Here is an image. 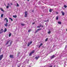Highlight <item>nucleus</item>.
<instances>
[{"label":"nucleus","instance_id":"36","mask_svg":"<svg viewBox=\"0 0 67 67\" xmlns=\"http://www.w3.org/2000/svg\"><path fill=\"white\" fill-rule=\"evenodd\" d=\"M12 42H13V41H11L10 42V44H11V43H12Z\"/></svg>","mask_w":67,"mask_h":67},{"label":"nucleus","instance_id":"48","mask_svg":"<svg viewBox=\"0 0 67 67\" xmlns=\"http://www.w3.org/2000/svg\"><path fill=\"white\" fill-rule=\"evenodd\" d=\"M5 6H6V4H5Z\"/></svg>","mask_w":67,"mask_h":67},{"label":"nucleus","instance_id":"49","mask_svg":"<svg viewBox=\"0 0 67 67\" xmlns=\"http://www.w3.org/2000/svg\"><path fill=\"white\" fill-rule=\"evenodd\" d=\"M2 48H1V49Z\"/></svg>","mask_w":67,"mask_h":67},{"label":"nucleus","instance_id":"17","mask_svg":"<svg viewBox=\"0 0 67 67\" xmlns=\"http://www.w3.org/2000/svg\"><path fill=\"white\" fill-rule=\"evenodd\" d=\"M4 25L5 26H8V23H6Z\"/></svg>","mask_w":67,"mask_h":67},{"label":"nucleus","instance_id":"47","mask_svg":"<svg viewBox=\"0 0 67 67\" xmlns=\"http://www.w3.org/2000/svg\"><path fill=\"white\" fill-rule=\"evenodd\" d=\"M18 67H20V66H18Z\"/></svg>","mask_w":67,"mask_h":67},{"label":"nucleus","instance_id":"8","mask_svg":"<svg viewBox=\"0 0 67 67\" xmlns=\"http://www.w3.org/2000/svg\"><path fill=\"white\" fill-rule=\"evenodd\" d=\"M65 60H63V62H64V64H65L66 65V61H65Z\"/></svg>","mask_w":67,"mask_h":67},{"label":"nucleus","instance_id":"26","mask_svg":"<svg viewBox=\"0 0 67 67\" xmlns=\"http://www.w3.org/2000/svg\"><path fill=\"white\" fill-rule=\"evenodd\" d=\"M41 29H38L37 30L38 31H40V30H41Z\"/></svg>","mask_w":67,"mask_h":67},{"label":"nucleus","instance_id":"38","mask_svg":"<svg viewBox=\"0 0 67 67\" xmlns=\"http://www.w3.org/2000/svg\"><path fill=\"white\" fill-rule=\"evenodd\" d=\"M53 67V66L52 65H51V66H50L49 67Z\"/></svg>","mask_w":67,"mask_h":67},{"label":"nucleus","instance_id":"22","mask_svg":"<svg viewBox=\"0 0 67 67\" xmlns=\"http://www.w3.org/2000/svg\"><path fill=\"white\" fill-rule=\"evenodd\" d=\"M58 16H57L56 17V20H58Z\"/></svg>","mask_w":67,"mask_h":67},{"label":"nucleus","instance_id":"23","mask_svg":"<svg viewBox=\"0 0 67 67\" xmlns=\"http://www.w3.org/2000/svg\"><path fill=\"white\" fill-rule=\"evenodd\" d=\"M58 23L59 24H61V23L60 22H58Z\"/></svg>","mask_w":67,"mask_h":67},{"label":"nucleus","instance_id":"6","mask_svg":"<svg viewBox=\"0 0 67 67\" xmlns=\"http://www.w3.org/2000/svg\"><path fill=\"white\" fill-rule=\"evenodd\" d=\"M54 57H55V55H54L52 56L51 58V59H53V58H54Z\"/></svg>","mask_w":67,"mask_h":67},{"label":"nucleus","instance_id":"33","mask_svg":"<svg viewBox=\"0 0 67 67\" xmlns=\"http://www.w3.org/2000/svg\"><path fill=\"white\" fill-rule=\"evenodd\" d=\"M48 40V38H47L45 40V41H47Z\"/></svg>","mask_w":67,"mask_h":67},{"label":"nucleus","instance_id":"18","mask_svg":"<svg viewBox=\"0 0 67 67\" xmlns=\"http://www.w3.org/2000/svg\"><path fill=\"white\" fill-rule=\"evenodd\" d=\"M11 36V33H10L9 34V37H10V36Z\"/></svg>","mask_w":67,"mask_h":67},{"label":"nucleus","instance_id":"1","mask_svg":"<svg viewBox=\"0 0 67 67\" xmlns=\"http://www.w3.org/2000/svg\"><path fill=\"white\" fill-rule=\"evenodd\" d=\"M25 17H26L27 16V12L26 11L25 12Z\"/></svg>","mask_w":67,"mask_h":67},{"label":"nucleus","instance_id":"45","mask_svg":"<svg viewBox=\"0 0 67 67\" xmlns=\"http://www.w3.org/2000/svg\"><path fill=\"white\" fill-rule=\"evenodd\" d=\"M1 52V50H0V53Z\"/></svg>","mask_w":67,"mask_h":67},{"label":"nucleus","instance_id":"42","mask_svg":"<svg viewBox=\"0 0 67 67\" xmlns=\"http://www.w3.org/2000/svg\"><path fill=\"white\" fill-rule=\"evenodd\" d=\"M56 13H57V14H58V13L57 12Z\"/></svg>","mask_w":67,"mask_h":67},{"label":"nucleus","instance_id":"7","mask_svg":"<svg viewBox=\"0 0 67 67\" xmlns=\"http://www.w3.org/2000/svg\"><path fill=\"white\" fill-rule=\"evenodd\" d=\"M10 58H13V56L12 55H10Z\"/></svg>","mask_w":67,"mask_h":67},{"label":"nucleus","instance_id":"4","mask_svg":"<svg viewBox=\"0 0 67 67\" xmlns=\"http://www.w3.org/2000/svg\"><path fill=\"white\" fill-rule=\"evenodd\" d=\"M66 56H67V55L64 54L62 55V56H61V57H66Z\"/></svg>","mask_w":67,"mask_h":67},{"label":"nucleus","instance_id":"28","mask_svg":"<svg viewBox=\"0 0 67 67\" xmlns=\"http://www.w3.org/2000/svg\"><path fill=\"white\" fill-rule=\"evenodd\" d=\"M3 14H2L1 15V17L2 18V17H3Z\"/></svg>","mask_w":67,"mask_h":67},{"label":"nucleus","instance_id":"10","mask_svg":"<svg viewBox=\"0 0 67 67\" xmlns=\"http://www.w3.org/2000/svg\"><path fill=\"white\" fill-rule=\"evenodd\" d=\"M6 20L7 22H8V19H7V18H5V21Z\"/></svg>","mask_w":67,"mask_h":67},{"label":"nucleus","instance_id":"21","mask_svg":"<svg viewBox=\"0 0 67 67\" xmlns=\"http://www.w3.org/2000/svg\"><path fill=\"white\" fill-rule=\"evenodd\" d=\"M16 4H17L16 7H19V4L18 3H17Z\"/></svg>","mask_w":67,"mask_h":67},{"label":"nucleus","instance_id":"31","mask_svg":"<svg viewBox=\"0 0 67 67\" xmlns=\"http://www.w3.org/2000/svg\"><path fill=\"white\" fill-rule=\"evenodd\" d=\"M37 32H38V30H36V31L35 32V33H37Z\"/></svg>","mask_w":67,"mask_h":67},{"label":"nucleus","instance_id":"27","mask_svg":"<svg viewBox=\"0 0 67 67\" xmlns=\"http://www.w3.org/2000/svg\"><path fill=\"white\" fill-rule=\"evenodd\" d=\"M0 9L2 11H3V9H2V8H1Z\"/></svg>","mask_w":67,"mask_h":67},{"label":"nucleus","instance_id":"32","mask_svg":"<svg viewBox=\"0 0 67 67\" xmlns=\"http://www.w3.org/2000/svg\"><path fill=\"white\" fill-rule=\"evenodd\" d=\"M6 8H7V9H8V8H9V6H8V5L7 6Z\"/></svg>","mask_w":67,"mask_h":67},{"label":"nucleus","instance_id":"41","mask_svg":"<svg viewBox=\"0 0 67 67\" xmlns=\"http://www.w3.org/2000/svg\"><path fill=\"white\" fill-rule=\"evenodd\" d=\"M10 4H11V5H12L13 4L12 3H11Z\"/></svg>","mask_w":67,"mask_h":67},{"label":"nucleus","instance_id":"19","mask_svg":"<svg viewBox=\"0 0 67 67\" xmlns=\"http://www.w3.org/2000/svg\"><path fill=\"white\" fill-rule=\"evenodd\" d=\"M10 40L9 41L7 42V43H6V44H7L8 43H10Z\"/></svg>","mask_w":67,"mask_h":67},{"label":"nucleus","instance_id":"15","mask_svg":"<svg viewBox=\"0 0 67 67\" xmlns=\"http://www.w3.org/2000/svg\"><path fill=\"white\" fill-rule=\"evenodd\" d=\"M13 18H16L17 17L16 15H13Z\"/></svg>","mask_w":67,"mask_h":67},{"label":"nucleus","instance_id":"34","mask_svg":"<svg viewBox=\"0 0 67 67\" xmlns=\"http://www.w3.org/2000/svg\"><path fill=\"white\" fill-rule=\"evenodd\" d=\"M37 28H40V26H37Z\"/></svg>","mask_w":67,"mask_h":67},{"label":"nucleus","instance_id":"16","mask_svg":"<svg viewBox=\"0 0 67 67\" xmlns=\"http://www.w3.org/2000/svg\"><path fill=\"white\" fill-rule=\"evenodd\" d=\"M30 43L29 42L28 43V44H27V46H30Z\"/></svg>","mask_w":67,"mask_h":67},{"label":"nucleus","instance_id":"13","mask_svg":"<svg viewBox=\"0 0 67 67\" xmlns=\"http://www.w3.org/2000/svg\"><path fill=\"white\" fill-rule=\"evenodd\" d=\"M53 11V9H50L49 10V12H52V11Z\"/></svg>","mask_w":67,"mask_h":67},{"label":"nucleus","instance_id":"24","mask_svg":"<svg viewBox=\"0 0 67 67\" xmlns=\"http://www.w3.org/2000/svg\"><path fill=\"white\" fill-rule=\"evenodd\" d=\"M9 19H10V20H11V21H13V19H12V18H9Z\"/></svg>","mask_w":67,"mask_h":67},{"label":"nucleus","instance_id":"5","mask_svg":"<svg viewBox=\"0 0 67 67\" xmlns=\"http://www.w3.org/2000/svg\"><path fill=\"white\" fill-rule=\"evenodd\" d=\"M3 30L2 29L1 30V31H0V34H1L2 33H3Z\"/></svg>","mask_w":67,"mask_h":67},{"label":"nucleus","instance_id":"37","mask_svg":"<svg viewBox=\"0 0 67 67\" xmlns=\"http://www.w3.org/2000/svg\"><path fill=\"white\" fill-rule=\"evenodd\" d=\"M31 43H32V41H31V42H30V44H31Z\"/></svg>","mask_w":67,"mask_h":67},{"label":"nucleus","instance_id":"50","mask_svg":"<svg viewBox=\"0 0 67 67\" xmlns=\"http://www.w3.org/2000/svg\"><path fill=\"white\" fill-rule=\"evenodd\" d=\"M42 16H43V15H42Z\"/></svg>","mask_w":67,"mask_h":67},{"label":"nucleus","instance_id":"25","mask_svg":"<svg viewBox=\"0 0 67 67\" xmlns=\"http://www.w3.org/2000/svg\"><path fill=\"white\" fill-rule=\"evenodd\" d=\"M32 31V30L30 29L28 30V32H31Z\"/></svg>","mask_w":67,"mask_h":67},{"label":"nucleus","instance_id":"46","mask_svg":"<svg viewBox=\"0 0 67 67\" xmlns=\"http://www.w3.org/2000/svg\"><path fill=\"white\" fill-rule=\"evenodd\" d=\"M66 31H67V29L66 30Z\"/></svg>","mask_w":67,"mask_h":67},{"label":"nucleus","instance_id":"30","mask_svg":"<svg viewBox=\"0 0 67 67\" xmlns=\"http://www.w3.org/2000/svg\"><path fill=\"white\" fill-rule=\"evenodd\" d=\"M64 7H65V8H67V6L66 5H64Z\"/></svg>","mask_w":67,"mask_h":67},{"label":"nucleus","instance_id":"35","mask_svg":"<svg viewBox=\"0 0 67 67\" xmlns=\"http://www.w3.org/2000/svg\"><path fill=\"white\" fill-rule=\"evenodd\" d=\"M7 5H8V6L10 5V4L9 3H8L7 4Z\"/></svg>","mask_w":67,"mask_h":67},{"label":"nucleus","instance_id":"14","mask_svg":"<svg viewBox=\"0 0 67 67\" xmlns=\"http://www.w3.org/2000/svg\"><path fill=\"white\" fill-rule=\"evenodd\" d=\"M7 31V29L6 28H5L4 31V32H6Z\"/></svg>","mask_w":67,"mask_h":67},{"label":"nucleus","instance_id":"11","mask_svg":"<svg viewBox=\"0 0 67 67\" xmlns=\"http://www.w3.org/2000/svg\"><path fill=\"white\" fill-rule=\"evenodd\" d=\"M42 45H43V43H41L39 47V48H40Z\"/></svg>","mask_w":67,"mask_h":67},{"label":"nucleus","instance_id":"9","mask_svg":"<svg viewBox=\"0 0 67 67\" xmlns=\"http://www.w3.org/2000/svg\"><path fill=\"white\" fill-rule=\"evenodd\" d=\"M61 13H62V15H64V12H63V11H61Z\"/></svg>","mask_w":67,"mask_h":67},{"label":"nucleus","instance_id":"20","mask_svg":"<svg viewBox=\"0 0 67 67\" xmlns=\"http://www.w3.org/2000/svg\"><path fill=\"white\" fill-rule=\"evenodd\" d=\"M48 34H50V33H51V31H50L49 30L48 31Z\"/></svg>","mask_w":67,"mask_h":67},{"label":"nucleus","instance_id":"12","mask_svg":"<svg viewBox=\"0 0 67 67\" xmlns=\"http://www.w3.org/2000/svg\"><path fill=\"white\" fill-rule=\"evenodd\" d=\"M39 56H38V57H36L35 58V59H37L38 58H39Z\"/></svg>","mask_w":67,"mask_h":67},{"label":"nucleus","instance_id":"3","mask_svg":"<svg viewBox=\"0 0 67 67\" xmlns=\"http://www.w3.org/2000/svg\"><path fill=\"white\" fill-rule=\"evenodd\" d=\"M34 53V50L33 51H32L29 54V55L30 56H31L32 55V54H33V53Z\"/></svg>","mask_w":67,"mask_h":67},{"label":"nucleus","instance_id":"43","mask_svg":"<svg viewBox=\"0 0 67 67\" xmlns=\"http://www.w3.org/2000/svg\"><path fill=\"white\" fill-rule=\"evenodd\" d=\"M47 21H45V22H47Z\"/></svg>","mask_w":67,"mask_h":67},{"label":"nucleus","instance_id":"44","mask_svg":"<svg viewBox=\"0 0 67 67\" xmlns=\"http://www.w3.org/2000/svg\"><path fill=\"white\" fill-rule=\"evenodd\" d=\"M66 46H67V45H66Z\"/></svg>","mask_w":67,"mask_h":67},{"label":"nucleus","instance_id":"39","mask_svg":"<svg viewBox=\"0 0 67 67\" xmlns=\"http://www.w3.org/2000/svg\"><path fill=\"white\" fill-rule=\"evenodd\" d=\"M40 26V27H41L42 26V25H40L39 26Z\"/></svg>","mask_w":67,"mask_h":67},{"label":"nucleus","instance_id":"40","mask_svg":"<svg viewBox=\"0 0 67 67\" xmlns=\"http://www.w3.org/2000/svg\"><path fill=\"white\" fill-rule=\"evenodd\" d=\"M35 24V23H32V24Z\"/></svg>","mask_w":67,"mask_h":67},{"label":"nucleus","instance_id":"29","mask_svg":"<svg viewBox=\"0 0 67 67\" xmlns=\"http://www.w3.org/2000/svg\"><path fill=\"white\" fill-rule=\"evenodd\" d=\"M21 24L23 26H24V24Z\"/></svg>","mask_w":67,"mask_h":67},{"label":"nucleus","instance_id":"2","mask_svg":"<svg viewBox=\"0 0 67 67\" xmlns=\"http://www.w3.org/2000/svg\"><path fill=\"white\" fill-rule=\"evenodd\" d=\"M3 54L1 55L0 56V61L1 59H2V58H3Z\"/></svg>","mask_w":67,"mask_h":67}]
</instances>
